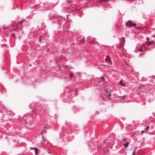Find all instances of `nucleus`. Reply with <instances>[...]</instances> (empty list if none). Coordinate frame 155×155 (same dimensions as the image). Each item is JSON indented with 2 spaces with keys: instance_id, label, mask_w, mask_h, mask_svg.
<instances>
[{
  "instance_id": "1",
  "label": "nucleus",
  "mask_w": 155,
  "mask_h": 155,
  "mask_svg": "<svg viewBox=\"0 0 155 155\" xmlns=\"http://www.w3.org/2000/svg\"><path fill=\"white\" fill-rule=\"evenodd\" d=\"M110 88H108L106 90L105 95L107 96V98L109 99L110 98Z\"/></svg>"
},
{
  "instance_id": "2",
  "label": "nucleus",
  "mask_w": 155,
  "mask_h": 155,
  "mask_svg": "<svg viewBox=\"0 0 155 155\" xmlns=\"http://www.w3.org/2000/svg\"><path fill=\"white\" fill-rule=\"evenodd\" d=\"M24 21H20L18 23L16 27V28L17 29H19L21 28L23 22Z\"/></svg>"
},
{
  "instance_id": "3",
  "label": "nucleus",
  "mask_w": 155,
  "mask_h": 155,
  "mask_svg": "<svg viewBox=\"0 0 155 155\" xmlns=\"http://www.w3.org/2000/svg\"><path fill=\"white\" fill-rule=\"evenodd\" d=\"M126 25L127 26H129L130 27H132L133 26H135L136 25V24L132 23V22L131 21H129L126 23Z\"/></svg>"
},
{
  "instance_id": "4",
  "label": "nucleus",
  "mask_w": 155,
  "mask_h": 155,
  "mask_svg": "<svg viewBox=\"0 0 155 155\" xmlns=\"http://www.w3.org/2000/svg\"><path fill=\"white\" fill-rule=\"evenodd\" d=\"M0 29V32L2 33H6L8 31V28H5L4 27H2Z\"/></svg>"
},
{
  "instance_id": "5",
  "label": "nucleus",
  "mask_w": 155,
  "mask_h": 155,
  "mask_svg": "<svg viewBox=\"0 0 155 155\" xmlns=\"http://www.w3.org/2000/svg\"><path fill=\"white\" fill-rule=\"evenodd\" d=\"M31 106H32L34 111L37 112L38 111V106H36L35 104H31Z\"/></svg>"
},
{
  "instance_id": "6",
  "label": "nucleus",
  "mask_w": 155,
  "mask_h": 155,
  "mask_svg": "<svg viewBox=\"0 0 155 155\" xmlns=\"http://www.w3.org/2000/svg\"><path fill=\"white\" fill-rule=\"evenodd\" d=\"M11 36L12 38H15L16 35L17 34L16 31L12 30L11 32Z\"/></svg>"
},
{
  "instance_id": "7",
  "label": "nucleus",
  "mask_w": 155,
  "mask_h": 155,
  "mask_svg": "<svg viewBox=\"0 0 155 155\" xmlns=\"http://www.w3.org/2000/svg\"><path fill=\"white\" fill-rule=\"evenodd\" d=\"M154 41H151L149 42L147 44V45L148 46H150L152 44L154 43Z\"/></svg>"
},
{
  "instance_id": "8",
  "label": "nucleus",
  "mask_w": 155,
  "mask_h": 155,
  "mask_svg": "<svg viewBox=\"0 0 155 155\" xmlns=\"http://www.w3.org/2000/svg\"><path fill=\"white\" fill-rule=\"evenodd\" d=\"M130 143V142H127L124 143V147L125 148L127 147L128 146V144H129Z\"/></svg>"
},
{
  "instance_id": "9",
  "label": "nucleus",
  "mask_w": 155,
  "mask_h": 155,
  "mask_svg": "<svg viewBox=\"0 0 155 155\" xmlns=\"http://www.w3.org/2000/svg\"><path fill=\"white\" fill-rule=\"evenodd\" d=\"M107 61H110V58L109 56V55H107L106 57V58L105 59Z\"/></svg>"
},
{
  "instance_id": "10",
  "label": "nucleus",
  "mask_w": 155,
  "mask_h": 155,
  "mask_svg": "<svg viewBox=\"0 0 155 155\" xmlns=\"http://www.w3.org/2000/svg\"><path fill=\"white\" fill-rule=\"evenodd\" d=\"M120 85H121L124 86V87L125 86V84L124 83H123L122 81H120Z\"/></svg>"
},
{
  "instance_id": "11",
  "label": "nucleus",
  "mask_w": 155,
  "mask_h": 155,
  "mask_svg": "<svg viewBox=\"0 0 155 155\" xmlns=\"http://www.w3.org/2000/svg\"><path fill=\"white\" fill-rule=\"evenodd\" d=\"M38 149H36L35 150V153L36 155H37L38 154Z\"/></svg>"
},
{
  "instance_id": "12",
  "label": "nucleus",
  "mask_w": 155,
  "mask_h": 155,
  "mask_svg": "<svg viewBox=\"0 0 155 155\" xmlns=\"http://www.w3.org/2000/svg\"><path fill=\"white\" fill-rule=\"evenodd\" d=\"M104 80H105L104 78L103 77H102L101 80V81H104Z\"/></svg>"
},
{
  "instance_id": "13",
  "label": "nucleus",
  "mask_w": 155,
  "mask_h": 155,
  "mask_svg": "<svg viewBox=\"0 0 155 155\" xmlns=\"http://www.w3.org/2000/svg\"><path fill=\"white\" fill-rule=\"evenodd\" d=\"M30 149L31 150H35L37 149L38 148H36V147L33 148L32 147H30Z\"/></svg>"
},
{
  "instance_id": "14",
  "label": "nucleus",
  "mask_w": 155,
  "mask_h": 155,
  "mask_svg": "<svg viewBox=\"0 0 155 155\" xmlns=\"http://www.w3.org/2000/svg\"><path fill=\"white\" fill-rule=\"evenodd\" d=\"M136 150H137V149L136 148H135L134 151H133V155H135V153H136Z\"/></svg>"
},
{
  "instance_id": "15",
  "label": "nucleus",
  "mask_w": 155,
  "mask_h": 155,
  "mask_svg": "<svg viewBox=\"0 0 155 155\" xmlns=\"http://www.w3.org/2000/svg\"><path fill=\"white\" fill-rule=\"evenodd\" d=\"M73 74L71 73H70V76L71 78H72V77L73 76Z\"/></svg>"
},
{
  "instance_id": "16",
  "label": "nucleus",
  "mask_w": 155,
  "mask_h": 155,
  "mask_svg": "<svg viewBox=\"0 0 155 155\" xmlns=\"http://www.w3.org/2000/svg\"><path fill=\"white\" fill-rule=\"evenodd\" d=\"M139 51H143V48H141L140 49H139Z\"/></svg>"
},
{
  "instance_id": "17",
  "label": "nucleus",
  "mask_w": 155,
  "mask_h": 155,
  "mask_svg": "<svg viewBox=\"0 0 155 155\" xmlns=\"http://www.w3.org/2000/svg\"><path fill=\"white\" fill-rule=\"evenodd\" d=\"M149 126H148L147 127V128H146V130H148V129H149Z\"/></svg>"
},
{
  "instance_id": "18",
  "label": "nucleus",
  "mask_w": 155,
  "mask_h": 155,
  "mask_svg": "<svg viewBox=\"0 0 155 155\" xmlns=\"http://www.w3.org/2000/svg\"><path fill=\"white\" fill-rule=\"evenodd\" d=\"M83 40H81V41H80V43L81 44H83Z\"/></svg>"
},
{
  "instance_id": "19",
  "label": "nucleus",
  "mask_w": 155,
  "mask_h": 155,
  "mask_svg": "<svg viewBox=\"0 0 155 155\" xmlns=\"http://www.w3.org/2000/svg\"><path fill=\"white\" fill-rule=\"evenodd\" d=\"M125 96H123L122 97H121V98L124 99V98H125Z\"/></svg>"
},
{
  "instance_id": "20",
  "label": "nucleus",
  "mask_w": 155,
  "mask_h": 155,
  "mask_svg": "<svg viewBox=\"0 0 155 155\" xmlns=\"http://www.w3.org/2000/svg\"><path fill=\"white\" fill-rule=\"evenodd\" d=\"M144 131H143L142 130V131H141V133H142V134L143 133H144Z\"/></svg>"
},
{
  "instance_id": "21",
  "label": "nucleus",
  "mask_w": 155,
  "mask_h": 155,
  "mask_svg": "<svg viewBox=\"0 0 155 155\" xmlns=\"http://www.w3.org/2000/svg\"><path fill=\"white\" fill-rule=\"evenodd\" d=\"M143 46L144 47H145V45L144 44L143 45Z\"/></svg>"
},
{
  "instance_id": "22",
  "label": "nucleus",
  "mask_w": 155,
  "mask_h": 155,
  "mask_svg": "<svg viewBox=\"0 0 155 155\" xmlns=\"http://www.w3.org/2000/svg\"><path fill=\"white\" fill-rule=\"evenodd\" d=\"M126 139H124V140H123V141H126Z\"/></svg>"
},
{
  "instance_id": "23",
  "label": "nucleus",
  "mask_w": 155,
  "mask_h": 155,
  "mask_svg": "<svg viewBox=\"0 0 155 155\" xmlns=\"http://www.w3.org/2000/svg\"><path fill=\"white\" fill-rule=\"evenodd\" d=\"M147 40H149V38H147Z\"/></svg>"
},
{
  "instance_id": "24",
  "label": "nucleus",
  "mask_w": 155,
  "mask_h": 155,
  "mask_svg": "<svg viewBox=\"0 0 155 155\" xmlns=\"http://www.w3.org/2000/svg\"><path fill=\"white\" fill-rule=\"evenodd\" d=\"M84 37L83 40H83V41L84 40Z\"/></svg>"
},
{
  "instance_id": "25",
  "label": "nucleus",
  "mask_w": 155,
  "mask_h": 155,
  "mask_svg": "<svg viewBox=\"0 0 155 155\" xmlns=\"http://www.w3.org/2000/svg\"><path fill=\"white\" fill-rule=\"evenodd\" d=\"M0 85H1V86L2 85V84L0 83Z\"/></svg>"
},
{
  "instance_id": "26",
  "label": "nucleus",
  "mask_w": 155,
  "mask_h": 155,
  "mask_svg": "<svg viewBox=\"0 0 155 155\" xmlns=\"http://www.w3.org/2000/svg\"><path fill=\"white\" fill-rule=\"evenodd\" d=\"M41 40H39V41H40Z\"/></svg>"
}]
</instances>
